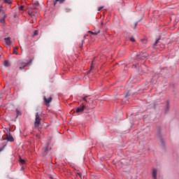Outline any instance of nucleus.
Listing matches in <instances>:
<instances>
[{
  "label": "nucleus",
  "instance_id": "f257e3e1",
  "mask_svg": "<svg viewBox=\"0 0 179 179\" xmlns=\"http://www.w3.org/2000/svg\"><path fill=\"white\" fill-rule=\"evenodd\" d=\"M40 124H41V118H40V115H38V113H36L34 125L35 127H40Z\"/></svg>",
  "mask_w": 179,
  "mask_h": 179
},
{
  "label": "nucleus",
  "instance_id": "f03ea898",
  "mask_svg": "<svg viewBox=\"0 0 179 179\" xmlns=\"http://www.w3.org/2000/svg\"><path fill=\"white\" fill-rule=\"evenodd\" d=\"M3 141H8V142H13V137L10 134H8L7 138H3Z\"/></svg>",
  "mask_w": 179,
  "mask_h": 179
},
{
  "label": "nucleus",
  "instance_id": "7ed1b4c3",
  "mask_svg": "<svg viewBox=\"0 0 179 179\" xmlns=\"http://www.w3.org/2000/svg\"><path fill=\"white\" fill-rule=\"evenodd\" d=\"M152 178L157 179V169H152Z\"/></svg>",
  "mask_w": 179,
  "mask_h": 179
},
{
  "label": "nucleus",
  "instance_id": "20e7f679",
  "mask_svg": "<svg viewBox=\"0 0 179 179\" xmlns=\"http://www.w3.org/2000/svg\"><path fill=\"white\" fill-rule=\"evenodd\" d=\"M44 101L46 103V104H49V103H51V101H52V97H49L48 99L44 97Z\"/></svg>",
  "mask_w": 179,
  "mask_h": 179
},
{
  "label": "nucleus",
  "instance_id": "39448f33",
  "mask_svg": "<svg viewBox=\"0 0 179 179\" xmlns=\"http://www.w3.org/2000/svg\"><path fill=\"white\" fill-rule=\"evenodd\" d=\"M83 110H85V106H81V107L77 108L76 113H82V111H83Z\"/></svg>",
  "mask_w": 179,
  "mask_h": 179
},
{
  "label": "nucleus",
  "instance_id": "423d86ee",
  "mask_svg": "<svg viewBox=\"0 0 179 179\" xmlns=\"http://www.w3.org/2000/svg\"><path fill=\"white\" fill-rule=\"evenodd\" d=\"M29 64L30 63H21L20 65V69H23V68H25V66Z\"/></svg>",
  "mask_w": 179,
  "mask_h": 179
},
{
  "label": "nucleus",
  "instance_id": "0eeeda50",
  "mask_svg": "<svg viewBox=\"0 0 179 179\" xmlns=\"http://www.w3.org/2000/svg\"><path fill=\"white\" fill-rule=\"evenodd\" d=\"M57 2H59V3H64V2H65V0H55L54 1V5L56 6Z\"/></svg>",
  "mask_w": 179,
  "mask_h": 179
},
{
  "label": "nucleus",
  "instance_id": "6e6552de",
  "mask_svg": "<svg viewBox=\"0 0 179 179\" xmlns=\"http://www.w3.org/2000/svg\"><path fill=\"white\" fill-rule=\"evenodd\" d=\"M5 42L6 43V44H8V45H10V44H11L10 38H6Z\"/></svg>",
  "mask_w": 179,
  "mask_h": 179
},
{
  "label": "nucleus",
  "instance_id": "1a4fd4ad",
  "mask_svg": "<svg viewBox=\"0 0 179 179\" xmlns=\"http://www.w3.org/2000/svg\"><path fill=\"white\" fill-rule=\"evenodd\" d=\"M17 48L14 47L13 48V54H15V55H19V52H17Z\"/></svg>",
  "mask_w": 179,
  "mask_h": 179
},
{
  "label": "nucleus",
  "instance_id": "9d476101",
  "mask_svg": "<svg viewBox=\"0 0 179 179\" xmlns=\"http://www.w3.org/2000/svg\"><path fill=\"white\" fill-rule=\"evenodd\" d=\"M20 163H21V164H25L26 161L22 158H20Z\"/></svg>",
  "mask_w": 179,
  "mask_h": 179
},
{
  "label": "nucleus",
  "instance_id": "9b49d317",
  "mask_svg": "<svg viewBox=\"0 0 179 179\" xmlns=\"http://www.w3.org/2000/svg\"><path fill=\"white\" fill-rule=\"evenodd\" d=\"M4 3H8V5H10V3H12V1H10V0H4Z\"/></svg>",
  "mask_w": 179,
  "mask_h": 179
},
{
  "label": "nucleus",
  "instance_id": "f8f14e48",
  "mask_svg": "<svg viewBox=\"0 0 179 179\" xmlns=\"http://www.w3.org/2000/svg\"><path fill=\"white\" fill-rule=\"evenodd\" d=\"M4 66H9V62L5 61V62H4Z\"/></svg>",
  "mask_w": 179,
  "mask_h": 179
},
{
  "label": "nucleus",
  "instance_id": "ddd939ff",
  "mask_svg": "<svg viewBox=\"0 0 179 179\" xmlns=\"http://www.w3.org/2000/svg\"><path fill=\"white\" fill-rule=\"evenodd\" d=\"M28 13H29V16H34V13L30 12V10L28 11Z\"/></svg>",
  "mask_w": 179,
  "mask_h": 179
},
{
  "label": "nucleus",
  "instance_id": "4468645a",
  "mask_svg": "<svg viewBox=\"0 0 179 179\" xmlns=\"http://www.w3.org/2000/svg\"><path fill=\"white\" fill-rule=\"evenodd\" d=\"M24 8V6H21L18 7V9L19 10H23Z\"/></svg>",
  "mask_w": 179,
  "mask_h": 179
},
{
  "label": "nucleus",
  "instance_id": "2eb2a0df",
  "mask_svg": "<svg viewBox=\"0 0 179 179\" xmlns=\"http://www.w3.org/2000/svg\"><path fill=\"white\" fill-rule=\"evenodd\" d=\"M130 41H131V43H135V38L131 37L130 38Z\"/></svg>",
  "mask_w": 179,
  "mask_h": 179
},
{
  "label": "nucleus",
  "instance_id": "dca6fc26",
  "mask_svg": "<svg viewBox=\"0 0 179 179\" xmlns=\"http://www.w3.org/2000/svg\"><path fill=\"white\" fill-rule=\"evenodd\" d=\"M0 22L1 23H5V18L0 19Z\"/></svg>",
  "mask_w": 179,
  "mask_h": 179
},
{
  "label": "nucleus",
  "instance_id": "f3484780",
  "mask_svg": "<svg viewBox=\"0 0 179 179\" xmlns=\"http://www.w3.org/2000/svg\"><path fill=\"white\" fill-rule=\"evenodd\" d=\"M77 176H79V177H80L81 179H83V178H84V177L82 176V174L80 173H77Z\"/></svg>",
  "mask_w": 179,
  "mask_h": 179
},
{
  "label": "nucleus",
  "instance_id": "a211bd4d",
  "mask_svg": "<svg viewBox=\"0 0 179 179\" xmlns=\"http://www.w3.org/2000/svg\"><path fill=\"white\" fill-rule=\"evenodd\" d=\"M37 34H38V31H35L34 32V36H37Z\"/></svg>",
  "mask_w": 179,
  "mask_h": 179
},
{
  "label": "nucleus",
  "instance_id": "6ab92c4d",
  "mask_svg": "<svg viewBox=\"0 0 179 179\" xmlns=\"http://www.w3.org/2000/svg\"><path fill=\"white\" fill-rule=\"evenodd\" d=\"M99 31L98 32H91L92 34L93 35H96V34H99Z\"/></svg>",
  "mask_w": 179,
  "mask_h": 179
},
{
  "label": "nucleus",
  "instance_id": "aec40b11",
  "mask_svg": "<svg viewBox=\"0 0 179 179\" xmlns=\"http://www.w3.org/2000/svg\"><path fill=\"white\" fill-rule=\"evenodd\" d=\"M84 101H87V99H86V96L83 98Z\"/></svg>",
  "mask_w": 179,
  "mask_h": 179
},
{
  "label": "nucleus",
  "instance_id": "412c9836",
  "mask_svg": "<svg viewBox=\"0 0 179 179\" xmlns=\"http://www.w3.org/2000/svg\"><path fill=\"white\" fill-rule=\"evenodd\" d=\"M101 9H103V7L98 8V10H101Z\"/></svg>",
  "mask_w": 179,
  "mask_h": 179
},
{
  "label": "nucleus",
  "instance_id": "4be33fe9",
  "mask_svg": "<svg viewBox=\"0 0 179 179\" xmlns=\"http://www.w3.org/2000/svg\"><path fill=\"white\" fill-rule=\"evenodd\" d=\"M157 43H159V39L156 41L155 44H157Z\"/></svg>",
  "mask_w": 179,
  "mask_h": 179
},
{
  "label": "nucleus",
  "instance_id": "5701e85b",
  "mask_svg": "<svg viewBox=\"0 0 179 179\" xmlns=\"http://www.w3.org/2000/svg\"><path fill=\"white\" fill-rule=\"evenodd\" d=\"M17 114L19 115V110H17Z\"/></svg>",
  "mask_w": 179,
  "mask_h": 179
},
{
  "label": "nucleus",
  "instance_id": "b1692460",
  "mask_svg": "<svg viewBox=\"0 0 179 179\" xmlns=\"http://www.w3.org/2000/svg\"><path fill=\"white\" fill-rule=\"evenodd\" d=\"M92 69H93V66H91V69H90V71H92Z\"/></svg>",
  "mask_w": 179,
  "mask_h": 179
},
{
  "label": "nucleus",
  "instance_id": "393cba45",
  "mask_svg": "<svg viewBox=\"0 0 179 179\" xmlns=\"http://www.w3.org/2000/svg\"><path fill=\"white\" fill-rule=\"evenodd\" d=\"M0 10H2V6L0 7Z\"/></svg>",
  "mask_w": 179,
  "mask_h": 179
},
{
  "label": "nucleus",
  "instance_id": "a878e982",
  "mask_svg": "<svg viewBox=\"0 0 179 179\" xmlns=\"http://www.w3.org/2000/svg\"><path fill=\"white\" fill-rule=\"evenodd\" d=\"M45 150H48V147L46 148Z\"/></svg>",
  "mask_w": 179,
  "mask_h": 179
},
{
  "label": "nucleus",
  "instance_id": "bb28decb",
  "mask_svg": "<svg viewBox=\"0 0 179 179\" xmlns=\"http://www.w3.org/2000/svg\"><path fill=\"white\" fill-rule=\"evenodd\" d=\"M2 150H0V152H1Z\"/></svg>",
  "mask_w": 179,
  "mask_h": 179
}]
</instances>
